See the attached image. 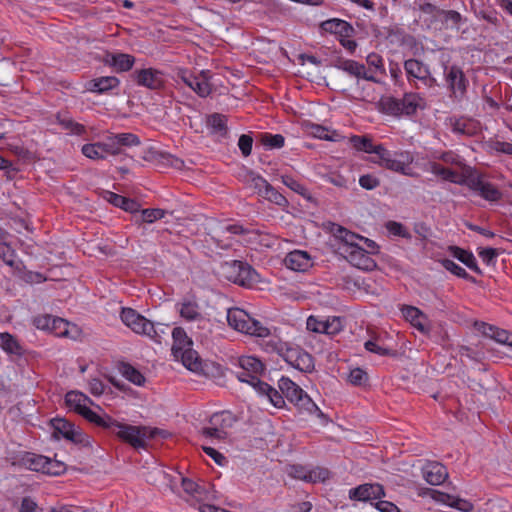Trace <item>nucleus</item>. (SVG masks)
<instances>
[{
  "instance_id": "f257e3e1",
  "label": "nucleus",
  "mask_w": 512,
  "mask_h": 512,
  "mask_svg": "<svg viewBox=\"0 0 512 512\" xmlns=\"http://www.w3.org/2000/svg\"><path fill=\"white\" fill-rule=\"evenodd\" d=\"M98 427L114 435L119 441L135 450L147 449L148 447L145 434L146 426L122 423L107 413H103V419Z\"/></svg>"
},
{
  "instance_id": "f03ea898",
  "label": "nucleus",
  "mask_w": 512,
  "mask_h": 512,
  "mask_svg": "<svg viewBox=\"0 0 512 512\" xmlns=\"http://www.w3.org/2000/svg\"><path fill=\"white\" fill-rule=\"evenodd\" d=\"M50 425L54 430V438L59 439L62 437L65 440L72 442L75 445H81L82 447L92 446L90 436L67 419L59 417L53 418L50 420Z\"/></svg>"
},
{
  "instance_id": "7ed1b4c3",
  "label": "nucleus",
  "mask_w": 512,
  "mask_h": 512,
  "mask_svg": "<svg viewBox=\"0 0 512 512\" xmlns=\"http://www.w3.org/2000/svg\"><path fill=\"white\" fill-rule=\"evenodd\" d=\"M372 162L393 172L413 176L412 167L410 166L412 157L409 153H396L383 147L380 148L378 157L373 159Z\"/></svg>"
},
{
  "instance_id": "20e7f679",
  "label": "nucleus",
  "mask_w": 512,
  "mask_h": 512,
  "mask_svg": "<svg viewBox=\"0 0 512 512\" xmlns=\"http://www.w3.org/2000/svg\"><path fill=\"white\" fill-rule=\"evenodd\" d=\"M88 404H93L92 400L85 394L79 391H69L65 395V405L70 410H73L82 416L88 422L99 426L103 419V414L93 411Z\"/></svg>"
},
{
  "instance_id": "39448f33",
  "label": "nucleus",
  "mask_w": 512,
  "mask_h": 512,
  "mask_svg": "<svg viewBox=\"0 0 512 512\" xmlns=\"http://www.w3.org/2000/svg\"><path fill=\"white\" fill-rule=\"evenodd\" d=\"M249 181L255 192L269 202L285 209L289 206L287 198L273 187L264 177L250 170L248 173Z\"/></svg>"
},
{
  "instance_id": "423d86ee",
  "label": "nucleus",
  "mask_w": 512,
  "mask_h": 512,
  "mask_svg": "<svg viewBox=\"0 0 512 512\" xmlns=\"http://www.w3.org/2000/svg\"><path fill=\"white\" fill-rule=\"evenodd\" d=\"M444 78L450 91V96L457 100L463 99L469 84L463 70L456 65L445 66Z\"/></svg>"
},
{
  "instance_id": "0eeeda50",
  "label": "nucleus",
  "mask_w": 512,
  "mask_h": 512,
  "mask_svg": "<svg viewBox=\"0 0 512 512\" xmlns=\"http://www.w3.org/2000/svg\"><path fill=\"white\" fill-rule=\"evenodd\" d=\"M404 70L409 83L420 81L424 86L432 88L437 85L436 79L432 76L427 65L418 59H408L404 62Z\"/></svg>"
},
{
  "instance_id": "6e6552de",
  "label": "nucleus",
  "mask_w": 512,
  "mask_h": 512,
  "mask_svg": "<svg viewBox=\"0 0 512 512\" xmlns=\"http://www.w3.org/2000/svg\"><path fill=\"white\" fill-rule=\"evenodd\" d=\"M306 325L309 331L329 336H335L343 330L341 319L336 316L326 320H321L316 316L311 315L308 317Z\"/></svg>"
},
{
  "instance_id": "1a4fd4ad",
  "label": "nucleus",
  "mask_w": 512,
  "mask_h": 512,
  "mask_svg": "<svg viewBox=\"0 0 512 512\" xmlns=\"http://www.w3.org/2000/svg\"><path fill=\"white\" fill-rule=\"evenodd\" d=\"M385 497L383 485L379 483H364L349 490V498L354 501H370Z\"/></svg>"
},
{
  "instance_id": "9d476101",
  "label": "nucleus",
  "mask_w": 512,
  "mask_h": 512,
  "mask_svg": "<svg viewBox=\"0 0 512 512\" xmlns=\"http://www.w3.org/2000/svg\"><path fill=\"white\" fill-rule=\"evenodd\" d=\"M353 247L352 250L347 251L345 254L346 260L360 270L373 271L377 267V264L375 260L370 257L367 250L360 245Z\"/></svg>"
},
{
  "instance_id": "9b49d317",
  "label": "nucleus",
  "mask_w": 512,
  "mask_h": 512,
  "mask_svg": "<svg viewBox=\"0 0 512 512\" xmlns=\"http://www.w3.org/2000/svg\"><path fill=\"white\" fill-rule=\"evenodd\" d=\"M285 266L296 272H305L313 266L311 255L304 250H293L284 258Z\"/></svg>"
},
{
  "instance_id": "f8f14e48",
  "label": "nucleus",
  "mask_w": 512,
  "mask_h": 512,
  "mask_svg": "<svg viewBox=\"0 0 512 512\" xmlns=\"http://www.w3.org/2000/svg\"><path fill=\"white\" fill-rule=\"evenodd\" d=\"M136 83L149 89H160L164 85L162 73L156 69L147 68L133 73Z\"/></svg>"
},
{
  "instance_id": "ddd939ff",
  "label": "nucleus",
  "mask_w": 512,
  "mask_h": 512,
  "mask_svg": "<svg viewBox=\"0 0 512 512\" xmlns=\"http://www.w3.org/2000/svg\"><path fill=\"white\" fill-rule=\"evenodd\" d=\"M252 318L246 311L240 308H231L227 311L228 325L236 331L248 334L251 329L250 322Z\"/></svg>"
},
{
  "instance_id": "4468645a",
  "label": "nucleus",
  "mask_w": 512,
  "mask_h": 512,
  "mask_svg": "<svg viewBox=\"0 0 512 512\" xmlns=\"http://www.w3.org/2000/svg\"><path fill=\"white\" fill-rule=\"evenodd\" d=\"M102 197L113 206L120 208L128 213L137 212L141 207V204L137 200L125 197L109 190H104Z\"/></svg>"
},
{
  "instance_id": "2eb2a0df",
  "label": "nucleus",
  "mask_w": 512,
  "mask_h": 512,
  "mask_svg": "<svg viewBox=\"0 0 512 512\" xmlns=\"http://www.w3.org/2000/svg\"><path fill=\"white\" fill-rule=\"evenodd\" d=\"M448 251L452 255V257L456 258L458 261L463 263L468 269H470L471 271L480 276L483 275V271L479 267L477 260L471 251L465 250L456 245L449 246Z\"/></svg>"
},
{
  "instance_id": "dca6fc26",
  "label": "nucleus",
  "mask_w": 512,
  "mask_h": 512,
  "mask_svg": "<svg viewBox=\"0 0 512 512\" xmlns=\"http://www.w3.org/2000/svg\"><path fill=\"white\" fill-rule=\"evenodd\" d=\"M336 67L356 78H362L373 82L378 81L371 72L367 71L365 65L360 64L354 60H339L336 64Z\"/></svg>"
},
{
  "instance_id": "f3484780",
  "label": "nucleus",
  "mask_w": 512,
  "mask_h": 512,
  "mask_svg": "<svg viewBox=\"0 0 512 512\" xmlns=\"http://www.w3.org/2000/svg\"><path fill=\"white\" fill-rule=\"evenodd\" d=\"M424 478L430 485H441L448 477L447 468L439 462L428 463L424 469Z\"/></svg>"
},
{
  "instance_id": "a211bd4d",
  "label": "nucleus",
  "mask_w": 512,
  "mask_h": 512,
  "mask_svg": "<svg viewBox=\"0 0 512 512\" xmlns=\"http://www.w3.org/2000/svg\"><path fill=\"white\" fill-rule=\"evenodd\" d=\"M104 63L113 67L117 72H126L133 67L135 57L126 53H108L104 58Z\"/></svg>"
},
{
  "instance_id": "6ab92c4d",
  "label": "nucleus",
  "mask_w": 512,
  "mask_h": 512,
  "mask_svg": "<svg viewBox=\"0 0 512 512\" xmlns=\"http://www.w3.org/2000/svg\"><path fill=\"white\" fill-rule=\"evenodd\" d=\"M320 27L323 31L337 34L342 38H349L354 32L353 27L347 21L338 18L323 21Z\"/></svg>"
},
{
  "instance_id": "aec40b11",
  "label": "nucleus",
  "mask_w": 512,
  "mask_h": 512,
  "mask_svg": "<svg viewBox=\"0 0 512 512\" xmlns=\"http://www.w3.org/2000/svg\"><path fill=\"white\" fill-rule=\"evenodd\" d=\"M238 273V285L241 287L251 288L260 282L259 273L246 261H239Z\"/></svg>"
},
{
  "instance_id": "412c9836",
  "label": "nucleus",
  "mask_w": 512,
  "mask_h": 512,
  "mask_svg": "<svg viewBox=\"0 0 512 512\" xmlns=\"http://www.w3.org/2000/svg\"><path fill=\"white\" fill-rule=\"evenodd\" d=\"M425 106V100L418 93H405L400 99L401 115H413L417 109H424Z\"/></svg>"
},
{
  "instance_id": "4be33fe9",
  "label": "nucleus",
  "mask_w": 512,
  "mask_h": 512,
  "mask_svg": "<svg viewBox=\"0 0 512 512\" xmlns=\"http://www.w3.org/2000/svg\"><path fill=\"white\" fill-rule=\"evenodd\" d=\"M402 313L407 321L411 323L418 331L427 334L429 331L428 326L424 323L426 316L424 313L414 306H404Z\"/></svg>"
},
{
  "instance_id": "5701e85b",
  "label": "nucleus",
  "mask_w": 512,
  "mask_h": 512,
  "mask_svg": "<svg viewBox=\"0 0 512 512\" xmlns=\"http://www.w3.org/2000/svg\"><path fill=\"white\" fill-rule=\"evenodd\" d=\"M0 347L9 355L22 357L25 354L24 347L20 344L14 335L8 332L0 333Z\"/></svg>"
},
{
  "instance_id": "b1692460",
  "label": "nucleus",
  "mask_w": 512,
  "mask_h": 512,
  "mask_svg": "<svg viewBox=\"0 0 512 512\" xmlns=\"http://www.w3.org/2000/svg\"><path fill=\"white\" fill-rule=\"evenodd\" d=\"M279 390L282 392L284 397L292 404L301 397L304 390L292 381L289 377L282 376L278 381Z\"/></svg>"
},
{
  "instance_id": "393cba45",
  "label": "nucleus",
  "mask_w": 512,
  "mask_h": 512,
  "mask_svg": "<svg viewBox=\"0 0 512 512\" xmlns=\"http://www.w3.org/2000/svg\"><path fill=\"white\" fill-rule=\"evenodd\" d=\"M173 344L171 347L172 355H176L179 352L193 347L192 339L187 335L186 331L182 327H175L172 330Z\"/></svg>"
},
{
  "instance_id": "a878e982",
  "label": "nucleus",
  "mask_w": 512,
  "mask_h": 512,
  "mask_svg": "<svg viewBox=\"0 0 512 512\" xmlns=\"http://www.w3.org/2000/svg\"><path fill=\"white\" fill-rule=\"evenodd\" d=\"M21 463L29 470L44 474L46 464H49V457L32 452H26L21 458Z\"/></svg>"
},
{
  "instance_id": "bb28decb",
  "label": "nucleus",
  "mask_w": 512,
  "mask_h": 512,
  "mask_svg": "<svg viewBox=\"0 0 512 512\" xmlns=\"http://www.w3.org/2000/svg\"><path fill=\"white\" fill-rule=\"evenodd\" d=\"M237 422V417L231 411H220L209 418V424L227 432Z\"/></svg>"
},
{
  "instance_id": "cd10ccee",
  "label": "nucleus",
  "mask_w": 512,
  "mask_h": 512,
  "mask_svg": "<svg viewBox=\"0 0 512 512\" xmlns=\"http://www.w3.org/2000/svg\"><path fill=\"white\" fill-rule=\"evenodd\" d=\"M176 360L180 359L182 364L189 369L190 371H198L201 368V359L198 355V352L193 349V347H189L178 354L174 355Z\"/></svg>"
},
{
  "instance_id": "c85d7f7f",
  "label": "nucleus",
  "mask_w": 512,
  "mask_h": 512,
  "mask_svg": "<svg viewBox=\"0 0 512 512\" xmlns=\"http://www.w3.org/2000/svg\"><path fill=\"white\" fill-rule=\"evenodd\" d=\"M293 404L301 412L305 411L309 414L316 413L317 417H319L320 419L324 421L328 420L327 415L320 410V408L315 404V402L305 391L304 393H302L301 397L299 396V398Z\"/></svg>"
},
{
  "instance_id": "c756f323",
  "label": "nucleus",
  "mask_w": 512,
  "mask_h": 512,
  "mask_svg": "<svg viewBox=\"0 0 512 512\" xmlns=\"http://www.w3.org/2000/svg\"><path fill=\"white\" fill-rule=\"evenodd\" d=\"M350 141L356 150L363 151V152H366L369 154H375L376 158L378 157L380 148L384 147L381 144L374 145L372 142V139L367 135H364V136L354 135L350 138Z\"/></svg>"
},
{
  "instance_id": "7c9ffc66",
  "label": "nucleus",
  "mask_w": 512,
  "mask_h": 512,
  "mask_svg": "<svg viewBox=\"0 0 512 512\" xmlns=\"http://www.w3.org/2000/svg\"><path fill=\"white\" fill-rule=\"evenodd\" d=\"M237 365L240 369L250 371L257 376L265 371V364L255 356H241L237 359Z\"/></svg>"
},
{
  "instance_id": "2f4dec72",
  "label": "nucleus",
  "mask_w": 512,
  "mask_h": 512,
  "mask_svg": "<svg viewBox=\"0 0 512 512\" xmlns=\"http://www.w3.org/2000/svg\"><path fill=\"white\" fill-rule=\"evenodd\" d=\"M144 321L136 320L129 328L136 334L145 335L153 341H159V335L155 332V325L142 315Z\"/></svg>"
},
{
  "instance_id": "473e14b6",
  "label": "nucleus",
  "mask_w": 512,
  "mask_h": 512,
  "mask_svg": "<svg viewBox=\"0 0 512 512\" xmlns=\"http://www.w3.org/2000/svg\"><path fill=\"white\" fill-rule=\"evenodd\" d=\"M281 182L286 187H288L289 189H291L295 193L301 195L306 200H308L310 202H314L315 201L314 197L311 195V193L307 189V187L303 183H301L299 180L294 178L293 176L287 175V174L282 175L281 176Z\"/></svg>"
},
{
  "instance_id": "72a5a7b5",
  "label": "nucleus",
  "mask_w": 512,
  "mask_h": 512,
  "mask_svg": "<svg viewBox=\"0 0 512 512\" xmlns=\"http://www.w3.org/2000/svg\"><path fill=\"white\" fill-rule=\"evenodd\" d=\"M119 84L120 81L118 78L114 76H105L91 80L89 82V87L91 91L104 93L118 87Z\"/></svg>"
},
{
  "instance_id": "f704fd0d",
  "label": "nucleus",
  "mask_w": 512,
  "mask_h": 512,
  "mask_svg": "<svg viewBox=\"0 0 512 512\" xmlns=\"http://www.w3.org/2000/svg\"><path fill=\"white\" fill-rule=\"evenodd\" d=\"M119 370L124 378L137 386L144 385L146 379L144 375L128 362H120Z\"/></svg>"
},
{
  "instance_id": "c9c22d12",
  "label": "nucleus",
  "mask_w": 512,
  "mask_h": 512,
  "mask_svg": "<svg viewBox=\"0 0 512 512\" xmlns=\"http://www.w3.org/2000/svg\"><path fill=\"white\" fill-rule=\"evenodd\" d=\"M16 276L27 284L43 283L47 280L46 276L40 272L27 270L22 262L16 265Z\"/></svg>"
},
{
  "instance_id": "e433bc0d",
  "label": "nucleus",
  "mask_w": 512,
  "mask_h": 512,
  "mask_svg": "<svg viewBox=\"0 0 512 512\" xmlns=\"http://www.w3.org/2000/svg\"><path fill=\"white\" fill-rule=\"evenodd\" d=\"M431 172L437 176H440L443 180L450 181L455 184H462L460 174L450 168L444 167L437 162L430 163Z\"/></svg>"
},
{
  "instance_id": "4c0bfd02",
  "label": "nucleus",
  "mask_w": 512,
  "mask_h": 512,
  "mask_svg": "<svg viewBox=\"0 0 512 512\" xmlns=\"http://www.w3.org/2000/svg\"><path fill=\"white\" fill-rule=\"evenodd\" d=\"M439 262L447 271L457 276L458 278L464 279L474 284L477 283V280L473 276L467 273V271L463 267L455 263L453 260L444 258L441 259Z\"/></svg>"
},
{
  "instance_id": "58836bf2",
  "label": "nucleus",
  "mask_w": 512,
  "mask_h": 512,
  "mask_svg": "<svg viewBox=\"0 0 512 512\" xmlns=\"http://www.w3.org/2000/svg\"><path fill=\"white\" fill-rule=\"evenodd\" d=\"M111 135L114 140L116 150H118V155L123 152L121 147H131L140 144L139 137L133 133H119Z\"/></svg>"
},
{
  "instance_id": "ea45409f",
  "label": "nucleus",
  "mask_w": 512,
  "mask_h": 512,
  "mask_svg": "<svg viewBox=\"0 0 512 512\" xmlns=\"http://www.w3.org/2000/svg\"><path fill=\"white\" fill-rule=\"evenodd\" d=\"M145 160H162L163 162L171 165V166H174V167H179L183 161L168 154V153H164V152H161V151H158V150H155L154 148H150L147 152V155H145L143 157Z\"/></svg>"
},
{
  "instance_id": "a19ab883",
  "label": "nucleus",
  "mask_w": 512,
  "mask_h": 512,
  "mask_svg": "<svg viewBox=\"0 0 512 512\" xmlns=\"http://www.w3.org/2000/svg\"><path fill=\"white\" fill-rule=\"evenodd\" d=\"M484 347L485 345L481 342H479L475 348L467 345H461L458 348V352L461 356H466L472 361L481 362L485 358V353L482 350Z\"/></svg>"
},
{
  "instance_id": "79ce46f5",
  "label": "nucleus",
  "mask_w": 512,
  "mask_h": 512,
  "mask_svg": "<svg viewBox=\"0 0 512 512\" xmlns=\"http://www.w3.org/2000/svg\"><path fill=\"white\" fill-rule=\"evenodd\" d=\"M347 381L356 387H366L369 386V375L364 369L356 367L350 370Z\"/></svg>"
},
{
  "instance_id": "37998d69",
  "label": "nucleus",
  "mask_w": 512,
  "mask_h": 512,
  "mask_svg": "<svg viewBox=\"0 0 512 512\" xmlns=\"http://www.w3.org/2000/svg\"><path fill=\"white\" fill-rule=\"evenodd\" d=\"M180 316L188 321H195L202 318L199 306L196 302L185 301L181 304Z\"/></svg>"
},
{
  "instance_id": "c03bdc74",
  "label": "nucleus",
  "mask_w": 512,
  "mask_h": 512,
  "mask_svg": "<svg viewBox=\"0 0 512 512\" xmlns=\"http://www.w3.org/2000/svg\"><path fill=\"white\" fill-rule=\"evenodd\" d=\"M292 367L301 372L311 373L315 367L314 357L303 349Z\"/></svg>"
},
{
  "instance_id": "a18cd8bd",
  "label": "nucleus",
  "mask_w": 512,
  "mask_h": 512,
  "mask_svg": "<svg viewBox=\"0 0 512 512\" xmlns=\"http://www.w3.org/2000/svg\"><path fill=\"white\" fill-rule=\"evenodd\" d=\"M70 323L60 317L53 316L49 332L57 337H70Z\"/></svg>"
},
{
  "instance_id": "49530a36",
  "label": "nucleus",
  "mask_w": 512,
  "mask_h": 512,
  "mask_svg": "<svg viewBox=\"0 0 512 512\" xmlns=\"http://www.w3.org/2000/svg\"><path fill=\"white\" fill-rule=\"evenodd\" d=\"M239 261L240 260H231L226 261L221 265V271L224 278H226L228 281L237 284L239 280V273H238V267H239Z\"/></svg>"
},
{
  "instance_id": "de8ad7c7",
  "label": "nucleus",
  "mask_w": 512,
  "mask_h": 512,
  "mask_svg": "<svg viewBox=\"0 0 512 512\" xmlns=\"http://www.w3.org/2000/svg\"><path fill=\"white\" fill-rule=\"evenodd\" d=\"M367 64L369 65L368 72H371L375 77L376 74L382 76L386 75L383 58L377 53H370L366 58Z\"/></svg>"
},
{
  "instance_id": "09e8293b",
  "label": "nucleus",
  "mask_w": 512,
  "mask_h": 512,
  "mask_svg": "<svg viewBox=\"0 0 512 512\" xmlns=\"http://www.w3.org/2000/svg\"><path fill=\"white\" fill-rule=\"evenodd\" d=\"M385 228L389 232V234L393 236L401 237L406 240H411L412 238L411 233L408 231L405 225H403L400 222L393 220L387 221L385 223Z\"/></svg>"
},
{
  "instance_id": "8fccbe9b",
  "label": "nucleus",
  "mask_w": 512,
  "mask_h": 512,
  "mask_svg": "<svg viewBox=\"0 0 512 512\" xmlns=\"http://www.w3.org/2000/svg\"><path fill=\"white\" fill-rule=\"evenodd\" d=\"M380 106L383 112L392 116H402L400 99L393 97H386L381 99Z\"/></svg>"
},
{
  "instance_id": "3c124183",
  "label": "nucleus",
  "mask_w": 512,
  "mask_h": 512,
  "mask_svg": "<svg viewBox=\"0 0 512 512\" xmlns=\"http://www.w3.org/2000/svg\"><path fill=\"white\" fill-rule=\"evenodd\" d=\"M478 194L485 200L492 202H497L502 198V192L488 181H485Z\"/></svg>"
},
{
  "instance_id": "603ef678",
  "label": "nucleus",
  "mask_w": 512,
  "mask_h": 512,
  "mask_svg": "<svg viewBox=\"0 0 512 512\" xmlns=\"http://www.w3.org/2000/svg\"><path fill=\"white\" fill-rule=\"evenodd\" d=\"M261 143L268 149H279L284 146L285 138L281 134L264 133L261 135Z\"/></svg>"
},
{
  "instance_id": "864d4df0",
  "label": "nucleus",
  "mask_w": 512,
  "mask_h": 512,
  "mask_svg": "<svg viewBox=\"0 0 512 512\" xmlns=\"http://www.w3.org/2000/svg\"><path fill=\"white\" fill-rule=\"evenodd\" d=\"M423 496H428L432 498L434 501L447 505L450 507L451 499L453 498V495L439 491L437 489L433 488H425L422 492Z\"/></svg>"
},
{
  "instance_id": "5fc2aeb1",
  "label": "nucleus",
  "mask_w": 512,
  "mask_h": 512,
  "mask_svg": "<svg viewBox=\"0 0 512 512\" xmlns=\"http://www.w3.org/2000/svg\"><path fill=\"white\" fill-rule=\"evenodd\" d=\"M190 88L195 91L200 97H206L211 92V86L204 76H195Z\"/></svg>"
},
{
  "instance_id": "6e6d98bb",
  "label": "nucleus",
  "mask_w": 512,
  "mask_h": 512,
  "mask_svg": "<svg viewBox=\"0 0 512 512\" xmlns=\"http://www.w3.org/2000/svg\"><path fill=\"white\" fill-rule=\"evenodd\" d=\"M302 348L297 345H292L290 343H286L283 351L281 352L280 356L291 366L294 365L298 358V354L302 352Z\"/></svg>"
},
{
  "instance_id": "4d7b16f0",
  "label": "nucleus",
  "mask_w": 512,
  "mask_h": 512,
  "mask_svg": "<svg viewBox=\"0 0 512 512\" xmlns=\"http://www.w3.org/2000/svg\"><path fill=\"white\" fill-rule=\"evenodd\" d=\"M15 250L7 243H0V258L5 264L16 270Z\"/></svg>"
},
{
  "instance_id": "13d9d810",
  "label": "nucleus",
  "mask_w": 512,
  "mask_h": 512,
  "mask_svg": "<svg viewBox=\"0 0 512 512\" xmlns=\"http://www.w3.org/2000/svg\"><path fill=\"white\" fill-rule=\"evenodd\" d=\"M460 179L462 181L461 185H467L471 190L480 192L483 184L485 183V180L482 178L479 174L471 173L467 176H461Z\"/></svg>"
},
{
  "instance_id": "bf43d9fd",
  "label": "nucleus",
  "mask_w": 512,
  "mask_h": 512,
  "mask_svg": "<svg viewBox=\"0 0 512 512\" xmlns=\"http://www.w3.org/2000/svg\"><path fill=\"white\" fill-rule=\"evenodd\" d=\"M477 252L482 261L488 266L495 265L497 257L499 256V250L492 247H479Z\"/></svg>"
},
{
  "instance_id": "052dcab7",
  "label": "nucleus",
  "mask_w": 512,
  "mask_h": 512,
  "mask_svg": "<svg viewBox=\"0 0 512 512\" xmlns=\"http://www.w3.org/2000/svg\"><path fill=\"white\" fill-rule=\"evenodd\" d=\"M67 470V465L57 459L49 458V464H46L45 473L50 476H61Z\"/></svg>"
},
{
  "instance_id": "680f3d73",
  "label": "nucleus",
  "mask_w": 512,
  "mask_h": 512,
  "mask_svg": "<svg viewBox=\"0 0 512 512\" xmlns=\"http://www.w3.org/2000/svg\"><path fill=\"white\" fill-rule=\"evenodd\" d=\"M308 473V483L325 482L330 478V471L323 467H315Z\"/></svg>"
},
{
  "instance_id": "e2e57ef3",
  "label": "nucleus",
  "mask_w": 512,
  "mask_h": 512,
  "mask_svg": "<svg viewBox=\"0 0 512 512\" xmlns=\"http://www.w3.org/2000/svg\"><path fill=\"white\" fill-rule=\"evenodd\" d=\"M121 321L129 327L134 321H144L142 315L130 307H122L120 312Z\"/></svg>"
},
{
  "instance_id": "0e129e2a",
  "label": "nucleus",
  "mask_w": 512,
  "mask_h": 512,
  "mask_svg": "<svg viewBox=\"0 0 512 512\" xmlns=\"http://www.w3.org/2000/svg\"><path fill=\"white\" fill-rule=\"evenodd\" d=\"M82 154L92 160H104L106 159L105 155H102V152L99 150V145L96 143H87L84 144L81 148Z\"/></svg>"
},
{
  "instance_id": "69168bd1",
  "label": "nucleus",
  "mask_w": 512,
  "mask_h": 512,
  "mask_svg": "<svg viewBox=\"0 0 512 512\" xmlns=\"http://www.w3.org/2000/svg\"><path fill=\"white\" fill-rule=\"evenodd\" d=\"M167 211L161 208H146L142 209L143 219L146 220L147 224H152L157 220H160L165 217Z\"/></svg>"
},
{
  "instance_id": "338daca9",
  "label": "nucleus",
  "mask_w": 512,
  "mask_h": 512,
  "mask_svg": "<svg viewBox=\"0 0 512 512\" xmlns=\"http://www.w3.org/2000/svg\"><path fill=\"white\" fill-rule=\"evenodd\" d=\"M249 327L251 329H249L248 335L251 336L266 338L271 334L270 329L268 327L264 326L260 321L254 318H252Z\"/></svg>"
},
{
  "instance_id": "774afa93",
  "label": "nucleus",
  "mask_w": 512,
  "mask_h": 512,
  "mask_svg": "<svg viewBox=\"0 0 512 512\" xmlns=\"http://www.w3.org/2000/svg\"><path fill=\"white\" fill-rule=\"evenodd\" d=\"M264 396H266L270 403L276 408H284L286 406L282 392L272 386H270Z\"/></svg>"
}]
</instances>
